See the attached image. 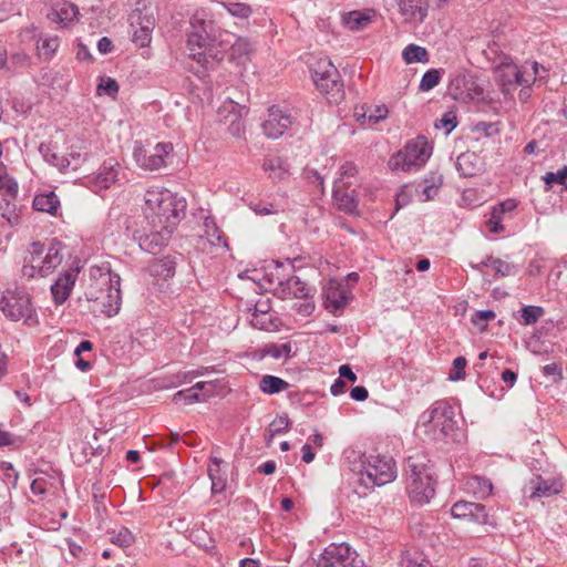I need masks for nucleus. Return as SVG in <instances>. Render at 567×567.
<instances>
[{
	"mask_svg": "<svg viewBox=\"0 0 567 567\" xmlns=\"http://www.w3.org/2000/svg\"><path fill=\"white\" fill-rule=\"evenodd\" d=\"M185 209V199L166 188L152 187L145 192L143 213L150 225H177Z\"/></svg>",
	"mask_w": 567,
	"mask_h": 567,
	"instance_id": "f257e3e1",
	"label": "nucleus"
},
{
	"mask_svg": "<svg viewBox=\"0 0 567 567\" xmlns=\"http://www.w3.org/2000/svg\"><path fill=\"white\" fill-rule=\"evenodd\" d=\"M422 453H415L406 458V489L412 502L426 504L435 494L434 481Z\"/></svg>",
	"mask_w": 567,
	"mask_h": 567,
	"instance_id": "f03ea898",
	"label": "nucleus"
},
{
	"mask_svg": "<svg viewBox=\"0 0 567 567\" xmlns=\"http://www.w3.org/2000/svg\"><path fill=\"white\" fill-rule=\"evenodd\" d=\"M62 260L60 244L51 243L45 246L41 243H32L24 257L22 276L28 279L45 278L61 265Z\"/></svg>",
	"mask_w": 567,
	"mask_h": 567,
	"instance_id": "7ed1b4c3",
	"label": "nucleus"
},
{
	"mask_svg": "<svg viewBox=\"0 0 567 567\" xmlns=\"http://www.w3.org/2000/svg\"><path fill=\"white\" fill-rule=\"evenodd\" d=\"M310 70L315 85L329 102L338 103L343 99V83L339 71L328 58L318 59Z\"/></svg>",
	"mask_w": 567,
	"mask_h": 567,
	"instance_id": "20e7f679",
	"label": "nucleus"
},
{
	"mask_svg": "<svg viewBox=\"0 0 567 567\" xmlns=\"http://www.w3.org/2000/svg\"><path fill=\"white\" fill-rule=\"evenodd\" d=\"M362 470L359 473V482L365 488H374L393 482L396 477V468L393 460L386 456L370 455L362 460Z\"/></svg>",
	"mask_w": 567,
	"mask_h": 567,
	"instance_id": "39448f33",
	"label": "nucleus"
},
{
	"mask_svg": "<svg viewBox=\"0 0 567 567\" xmlns=\"http://www.w3.org/2000/svg\"><path fill=\"white\" fill-rule=\"evenodd\" d=\"M92 278L106 287V295L96 296L95 301L101 305V311L107 317L115 316L121 307V278L117 274L111 271L107 265L95 266L90 270Z\"/></svg>",
	"mask_w": 567,
	"mask_h": 567,
	"instance_id": "423d86ee",
	"label": "nucleus"
},
{
	"mask_svg": "<svg viewBox=\"0 0 567 567\" xmlns=\"http://www.w3.org/2000/svg\"><path fill=\"white\" fill-rule=\"evenodd\" d=\"M538 68L537 62L525 64L522 68L513 62H502L494 71L495 80L502 92L508 94L517 85L528 86L533 83L538 74Z\"/></svg>",
	"mask_w": 567,
	"mask_h": 567,
	"instance_id": "0eeeda50",
	"label": "nucleus"
},
{
	"mask_svg": "<svg viewBox=\"0 0 567 567\" xmlns=\"http://www.w3.org/2000/svg\"><path fill=\"white\" fill-rule=\"evenodd\" d=\"M432 154V146L424 136L410 141L405 147L395 153L389 161L392 169L410 171L423 166Z\"/></svg>",
	"mask_w": 567,
	"mask_h": 567,
	"instance_id": "6e6552de",
	"label": "nucleus"
},
{
	"mask_svg": "<svg viewBox=\"0 0 567 567\" xmlns=\"http://www.w3.org/2000/svg\"><path fill=\"white\" fill-rule=\"evenodd\" d=\"M0 308L13 321L22 320L29 324L34 321L31 300L24 290L8 289L0 300Z\"/></svg>",
	"mask_w": 567,
	"mask_h": 567,
	"instance_id": "1a4fd4ad",
	"label": "nucleus"
},
{
	"mask_svg": "<svg viewBox=\"0 0 567 567\" xmlns=\"http://www.w3.org/2000/svg\"><path fill=\"white\" fill-rule=\"evenodd\" d=\"M363 561L344 543L330 544L321 554L317 567H362Z\"/></svg>",
	"mask_w": 567,
	"mask_h": 567,
	"instance_id": "9d476101",
	"label": "nucleus"
},
{
	"mask_svg": "<svg viewBox=\"0 0 567 567\" xmlns=\"http://www.w3.org/2000/svg\"><path fill=\"white\" fill-rule=\"evenodd\" d=\"M172 151L173 145L171 143H157L152 147H145L141 143H136L133 157L141 168L157 171L165 166V158Z\"/></svg>",
	"mask_w": 567,
	"mask_h": 567,
	"instance_id": "9b49d317",
	"label": "nucleus"
},
{
	"mask_svg": "<svg viewBox=\"0 0 567 567\" xmlns=\"http://www.w3.org/2000/svg\"><path fill=\"white\" fill-rule=\"evenodd\" d=\"M420 421L425 426L432 424L434 429H439L442 434L446 435L453 431L454 409L444 401L435 402L431 409L422 413Z\"/></svg>",
	"mask_w": 567,
	"mask_h": 567,
	"instance_id": "f8f14e48",
	"label": "nucleus"
},
{
	"mask_svg": "<svg viewBox=\"0 0 567 567\" xmlns=\"http://www.w3.org/2000/svg\"><path fill=\"white\" fill-rule=\"evenodd\" d=\"M131 27L133 29V41L138 47L144 48L152 40V31L155 25V19L152 13H143L136 9L130 17Z\"/></svg>",
	"mask_w": 567,
	"mask_h": 567,
	"instance_id": "ddd939ff",
	"label": "nucleus"
},
{
	"mask_svg": "<svg viewBox=\"0 0 567 567\" xmlns=\"http://www.w3.org/2000/svg\"><path fill=\"white\" fill-rule=\"evenodd\" d=\"M152 229L140 238V247L151 254H157L167 245L175 227L177 225H151Z\"/></svg>",
	"mask_w": 567,
	"mask_h": 567,
	"instance_id": "4468645a",
	"label": "nucleus"
},
{
	"mask_svg": "<svg viewBox=\"0 0 567 567\" xmlns=\"http://www.w3.org/2000/svg\"><path fill=\"white\" fill-rule=\"evenodd\" d=\"M80 274L79 266H72L62 271L51 286V293L55 305L64 303L70 297Z\"/></svg>",
	"mask_w": 567,
	"mask_h": 567,
	"instance_id": "2eb2a0df",
	"label": "nucleus"
},
{
	"mask_svg": "<svg viewBox=\"0 0 567 567\" xmlns=\"http://www.w3.org/2000/svg\"><path fill=\"white\" fill-rule=\"evenodd\" d=\"M291 124L292 117L289 112L272 106L269 109L267 120L262 123V130L266 136L270 138H278Z\"/></svg>",
	"mask_w": 567,
	"mask_h": 567,
	"instance_id": "dca6fc26",
	"label": "nucleus"
},
{
	"mask_svg": "<svg viewBox=\"0 0 567 567\" xmlns=\"http://www.w3.org/2000/svg\"><path fill=\"white\" fill-rule=\"evenodd\" d=\"M226 247V240L221 230L210 217L205 218L204 234L197 239V248L205 252H214V249Z\"/></svg>",
	"mask_w": 567,
	"mask_h": 567,
	"instance_id": "f3484780",
	"label": "nucleus"
},
{
	"mask_svg": "<svg viewBox=\"0 0 567 567\" xmlns=\"http://www.w3.org/2000/svg\"><path fill=\"white\" fill-rule=\"evenodd\" d=\"M404 22L422 23L427 17L430 0H395Z\"/></svg>",
	"mask_w": 567,
	"mask_h": 567,
	"instance_id": "a211bd4d",
	"label": "nucleus"
},
{
	"mask_svg": "<svg viewBox=\"0 0 567 567\" xmlns=\"http://www.w3.org/2000/svg\"><path fill=\"white\" fill-rule=\"evenodd\" d=\"M451 514L454 518L470 519L478 524L487 523V513L484 505L466 501L456 502L452 508Z\"/></svg>",
	"mask_w": 567,
	"mask_h": 567,
	"instance_id": "6ab92c4d",
	"label": "nucleus"
},
{
	"mask_svg": "<svg viewBox=\"0 0 567 567\" xmlns=\"http://www.w3.org/2000/svg\"><path fill=\"white\" fill-rule=\"evenodd\" d=\"M226 51V41H220L217 43L212 40V42L203 51L193 53V59L205 69H213L220 61H223Z\"/></svg>",
	"mask_w": 567,
	"mask_h": 567,
	"instance_id": "aec40b11",
	"label": "nucleus"
},
{
	"mask_svg": "<svg viewBox=\"0 0 567 567\" xmlns=\"http://www.w3.org/2000/svg\"><path fill=\"white\" fill-rule=\"evenodd\" d=\"M210 42L212 40L207 37L206 21L194 19L192 21V31H189L187 39L189 56L193 58V53L203 51Z\"/></svg>",
	"mask_w": 567,
	"mask_h": 567,
	"instance_id": "412c9836",
	"label": "nucleus"
},
{
	"mask_svg": "<svg viewBox=\"0 0 567 567\" xmlns=\"http://www.w3.org/2000/svg\"><path fill=\"white\" fill-rule=\"evenodd\" d=\"M120 164L113 159L109 158L106 159L101 168L99 169V173L93 178V189L94 192H99L101 189H106L111 185L115 184L117 181L118 175V168Z\"/></svg>",
	"mask_w": 567,
	"mask_h": 567,
	"instance_id": "4be33fe9",
	"label": "nucleus"
},
{
	"mask_svg": "<svg viewBox=\"0 0 567 567\" xmlns=\"http://www.w3.org/2000/svg\"><path fill=\"white\" fill-rule=\"evenodd\" d=\"M48 18L52 22L59 23L62 28H71L79 21V9L69 2L59 3L48 14Z\"/></svg>",
	"mask_w": 567,
	"mask_h": 567,
	"instance_id": "5701e85b",
	"label": "nucleus"
},
{
	"mask_svg": "<svg viewBox=\"0 0 567 567\" xmlns=\"http://www.w3.org/2000/svg\"><path fill=\"white\" fill-rule=\"evenodd\" d=\"M456 169L462 176L468 177L481 173L484 169V162L475 152H464L456 158Z\"/></svg>",
	"mask_w": 567,
	"mask_h": 567,
	"instance_id": "b1692460",
	"label": "nucleus"
},
{
	"mask_svg": "<svg viewBox=\"0 0 567 567\" xmlns=\"http://www.w3.org/2000/svg\"><path fill=\"white\" fill-rule=\"evenodd\" d=\"M377 18L373 9L354 10L342 17L343 24L351 31H361L370 25Z\"/></svg>",
	"mask_w": 567,
	"mask_h": 567,
	"instance_id": "393cba45",
	"label": "nucleus"
},
{
	"mask_svg": "<svg viewBox=\"0 0 567 567\" xmlns=\"http://www.w3.org/2000/svg\"><path fill=\"white\" fill-rule=\"evenodd\" d=\"M346 183L337 181L333 186V199L337 203L339 209L346 213H353L358 206V199L352 193L346 190Z\"/></svg>",
	"mask_w": 567,
	"mask_h": 567,
	"instance_id": "a878e982",
	"label": "nucleus"
},
{
	"mask_svg": "<svg viewBox=\"0 0 567 567\" xmlns=\"http://www.w3.org/2000/svg\"><path fill=\"white\" fill-rule=\"evenodd\" d=\"M282 298H306L308 288L298 277H290L279 284Z\"/></svg>",
	"mask_w": 567,
	"mask_h": 567,
	"instance_id": "bb28decb",
	"label": "nucleus"
},
{
	"mask_svg": "<svg viewBox=\"0 0 567 567\" xmlns=\"http://www.w3.org/2000/svg\"><path fill=\"white\" fill-rule=\"evenodd\" d=\"M464 488L477 498H485L491 495L493 485L485 477L472 476L466 480Z\"/></svg>",
	"mask_w": 567,
	"mask_h": 567,
	"instance_id": "cd10ccee",
	"label": "nucleus"
},
{
	"mask_svg": "<svg viewBox=\"0 0 567 567\" xmlns=\"http://www.w3.org/2000/svg\"><path fill=\"white\" fill-rule=\"evenodd\" d=\"M254 50V45L246 38H237L234 43L227 45L228 56L230 61L243 63Z\"/></svg>",
	"mask_w": 567,
	"mask_h": 567,
	"instance_id": "c85d7f7f",
	"label": "nucleus"
},
{
	"mask_svg": "<svg viewBox=\"0 0 567 567\" xmlns=\"http://www.w3.org/2000/svg\"><path fill=\"white\" fill-rule=\"evenodd\" d=\"M326 299L334 310L341 309L347 303V293L339 282L330 280L326 288Z\"/></svg>",
	"mask_w": 567,
	"mask_h": 567,
	"instance_id": "c756f323",
	"label": "nucleus"
},
{
	"mask_svg": "<svg viewBox=\"0 0 567 567\" xmlns=\"http://www.w3.org/2000/svg\"><path fill=\"white\" fill-rule=\"evenodd\" d=\"M33 207L39 212L56 215L60 207V200L53 192L39 194L33 199Z\"/></svg>",
	"mask_w": 567,
	"mask_h": 567,
	"instance_id": "7c9ffc66",
	"label": "nucleus"
},
{
	"mask_svg": "<svg viewBox=\"0 0 567 567\" xmlns=\"http://www.w3.org/2000/svg\"><path fill=\"white\" fill-rule=\"evenodd\" d=\"M528 492L530 497L539 498V497H548L550 495L557 494L559 489L554 486V484H549L547 481H544L542 477L533 478L528 485Z\"/></svg>",
	"mask_w": 567,
	"mask_h": 567,
	"instance_id": "2f4dec72",
	"label": "nucleus"
},
{
	"mask_svg": "<svg viewBox=\"0 0 567 567\" xmlns=\"http://www.w3.org/2000/svg\"><path fill=\"white\" fill-rule=\"evenodd\" d=\"M176 264L171 257L156 259L151 265V272L163 279H168L175 274Z\"/></svg>",
	"mask_w": 567,
	"mask_h": 567,
	"instance_id": "473e14b6",
	"label": "nucleus"
},
{
	"mask_svg": "<svg viewBox=\"0 0 567 567\" xmlns=\"http://www.w3.org/2000/svg\"><path fill=\"white\" fill-rule=\"evenodd\" d=\"M402 58L405 63H427L429 62V53L425 48L409 44L402 52Z\"/></svg>",
	"mask_w": 567,
	"mask_h": 567,
	"instance_id": "72a5a7b5",
	"label": "nucleus"
},
{
	"mask_svg": "<svg viewBox=\"0 0 567 567\" xmlns=\"http://www.w3.org/2000/svg\"><path fill=\"white\" fill-rule=\"evenodd\" d=\"M39 152L48 163L54 165L61 172L68 171L70 165L72 164L70 158L58 156V154L52 151L50 145L41 144L39 147Z\"/></svg>",
	"mask_w": 567,
	"mask_h": 567,
	"instance_id": "f704fd0d",
	"label": "nucleus"
},
{
	"mask_svg": "<svg viewBox=\"0 0 567 567\" xmlns=\"http://www.w3.org/2000/svg\"><path fill=\"white\" fill-rule=\"evenodd\" d=\"M237 109L238 104L231 100H228L223 104V106L219 107V113L224 114L225 112H227L233 116L229 131L234 136L239 137L241 135L243 128L240 122L238 121L240 114Z\"/></svg>",
	"mask_w": 567,
	"mask_h": 567,
	"instance_id": "c9c22d12",
	"label": "nucleus"
},
{
	"mask_svg": "<svg viewBox=\"0 0 567 567\" xmlns=\"http://www.w3.org/2000/svg\"><path fill=\"white\" fill-rule=\"evenodd\" d=\"M219 7L226 10L231 17L246 21L252 14V9L244 2H220Z\"/></svg>",
	"mask_w": 567,
	"mask_h": 567,
	"instance_id": "e433bc0d",
	"label": "nucleus"
},
{
	"mask_svg": "<svg viewBox=\"0 0 567 567\" xmlns=\"http://www.w3.org/2000/svg\"><path fill=\"white\" fill-rule=\"evenodd\" d=\"M262 168L269 173V177L272 179H282L288 172L286 163L280 157L266 158Z\"/></svg>",
	"mask_w": 567,
	"mask_h": 567,
	"instance_id": "4c0bfd02",
	"label": "nucleus"
},
{
	"mask_svg": "<svg viewBox=\"0 0 567 567\" xmlns=\"http://www.w3.org/2000/svg\"><path fill=\"white\" fill-rule=\"evenodd\" d=\"M288 386V382L275 375H265L259 383L260 390L267 394L279 393L287 390Z\"/></svg>",
	"mask_w": 567,
	"mask_h": 567,
	"instance_id": "58836bf2",
	"label": "nucleus"
},
{
	"mask_svg": "<svg viewBox=\"0 0 567 567\" xmlns=\"http://www.w3.org/2000/svg\"><path fill=\"white\" fill-rule=\"evenodd\" d=\"M289 430V419L288 416H278L270 424L267 430L266 440L267 443L270 444L272 439L280 433L287 432Z\"/></svg>",
	"mask_w": 567,
	"mask_h": 567,
	"instance_id": "ea45409f",
	"label": "nucleus"
},
{
	"mask_svg": "<svg viewBox=\"0 0 567 567\" xmlns=\"http://www.w3.org/2000/svg\"><path fill=\"white\" fill-rule=\"evenodd\" d=\"M110 540L120 547H128L134 543V535L128 528L121 527L110 533Z\"/></svg>",
	"mask_w": 567,
	"mask_h": 567,
	"instance_id": "a19ab883",
	"label": "nucleus"
},
{
	"mask_svg": "<svg viewBox=\"0 0 567 567\" xmlns=\"http://www.w3.org/2000/svg\"><path fill=\"white\" fill-rule=\"evenodd\" d=\"M182 401L185 404L203 402V396H199L198 390L193 385L192 388L181 390L173 395V402L179 403Z\"/></svg>",
	"mask_w": 567,
	"mask_h": 567,
	"instance_id": "79ce46f5",
	"label": "nucleus"
},
{
	"mask_svg": "<svg viewBox=\"0 0 567 567\" xmlns=\"http://www.w3.org/2000/svg\"><path fill=\"white\" fill-rule=\"evenodd\" d=\"M59 38L58 37H45L41 38L38 42V50L41 56L49 59L53 55V53L59 48Z\"/></svg>",
	"mask_w": 567,
	"mask_h": 567,
	"instance_id": "37998d69",
	"label": "nucleus"
},
{
	"mask_svg": "<svg viewBox=\"0 0 567 567\" xmlns=\"http://www.w3.org/2000/svg\"><path fill=\"white\" fill-rule=\"evenodd\" d=\"M545 313L544 308L538 306H525L522 309V323L530 326L536 323Z\"/></svg>",
	"mask_w": 567,
	"mask_h": 567,
	"instance_id": "c03bdc74",
	"label": "nucleus"
},
{
	"mask_svg": "<svg viewBox=\"0 0 567 567\" xmlns=\"http://www.w3.org/2000/svg\"><path fill=\"white\" fill-rule=\"evenodd\" d=\"M84 150H85V146L82 143L79 145L71 146V150L66 156L72 162V164L70 165L69 168H71L72 171H76L81 166V164L84 161H86L87 153L84 152Z\"/></svg>",
	"mask_w": 567,
	"mask_h": 567,
	"instance_id": "a18cd8bd",
	"label": "nucleus"
},
{
	"mask_svg": "<svg viewBox=\"0 0 567 567\" xmlns=\"http://www.w3.org/2000/svg\"><path fill=\"white\" fill-rule=\"evenodd\" d=\"M489 264L495 275L498 277L513 276L516 272V267L503 259L493 257V260H489Z\"/></svg>",
	"mask_w": 567,
	"mask_h": 567,
	"instance_id": "49530a36",
	"label": "nucleus"
},
{
	"mask_svg": "<svg viewBox=\"0 0 567 567\" xmlns=\"http://www.w3.org/2000/svg\"><path fill=\"white\" fill-rule=\"evenodd\" d=\"M401 567H432L431 564L419 553H406L400 561Z\"/></svg>",
	"mask_w": 567,
	"mask_h": 567,
	"instance_id": "de8ad7c7",
	"label": "nucleus"
},
{
	"mask_svg": "<svg viewBox=\"0 0 567 567\" xmlns=\"http://www.w3.org/2000/svg\"><path fill=\"white\" fill-rule=\"evenodd\" d=\"M441 80V71L437 69H431L425 72L420 82L421 91H430L434 89Z\"/></svg>",
	"mask_w": 567,
	"mask_h": 567,
	"instance_id": "09e8293b",
	"label": "nucleus"
},
{
	"mask_svg": "<svg viewBox=\"0 0 567 567\" xmlns=\"http://www.w3.org/2000/svg\"><path fill=\"white\" fill-rule=\"evenodd\" d=\"M388 113L389 111L385 105H378L373 110H371L369 114H367L365 112L362 114L357 112L355 115L358 116V120H360L361 117L368 118L369 123L377 124L378 122L386 118Z\"/></svg>",
	"mask_w": 567,
	"mask_h": 567,
	"instance_id": "8fccbe9b",
	"label": "nucleus"
},
{
	"mask_svg": "<svg viewBox=\"0 0 567 567\" xmlns=\"http://www.w3.org/2000/svg\"><path fill=\"white\" fill-rule=\"evenodd\" d=\"M543 181L547 186V190L551 188L553 184L563 185L567 183V166L558 169L557 172H548L543 176Z\"/></svg>",
	"mask_w": 567,
	"mask_h": 567,
	"instance_id": "3c124183",
	"label": "nucleus"
},
{
	"mask_svg": "<svg viewBox=\"0 0 567 567\" xmlns=\"http://www.w3.org/2000/svg\"><path fill=\"white\" fill-rule=\"evenodd\" d=\"M217 388H218V382L217 381L197 382L195 384V389L198 390L199 396H203V402H205L209 398L215 396L216 394H218Z\"/></svg>",
	"mask_w": 567,
	"mask_h": 567,
	"instance_id": "603ef678",
	"label": "nucleus"
},
{
	"mask_svg": "<svg viewBox=\"0 0 567 567\" xmlns=\"http://www.w3.org/2000/svg\"><path fill=\"white\" fill-rule=\"evenodd\" d=\"M495 318V313L492 311V310H481V311H476L473 316H472V323L474 326H476L480 330H484L487 322L489 320H493Z\"/></svg>",
	"mask_w": 567,
	"mask_h": 567,
	"instance_id": "864d4df0",
	"label": "nucleus"
},
{
	"mask_svg": "<svg viewBox=\"0 0 567 567\" xmlns=\"http://www.w3.org/2000/svg\"><path fill=\"white\" fill-rule=\"evenodd\" d=\"M466 359L464 357H457L453 361V368L450 371V379L462 380L465 377Z\"/></svg>",
	"mask_w": 567,
	"mask_h": 567,
	"instance_id": "5fc2aeb1",
	"label": "nucleus"
},
{
	"mask_svg": "<svg viewBox=\"0 0 567 567\" xmlns=\"http://www.w3.org/2000/svg\"><path fill=\"white\" fill-rule=\"evenodd\" d=\"M0 190H3L7 195L14 197L18 194V184L8 175L0 176Z\"/></svg>",
	"mask_w": 567,
	"mask_h": 567,
	"instance_id": "6e6d98bb",
	"label": "nucleus"
},
{
	"mask_svg": "<svg viewBox=\"0 0 567 567\" xmlns=\"http://www.w3.org/2000/svg\"><path fill=\"white\" fill-rule=\"evenodd\" d=\"M291 351L290 343L284 344H271L266 349V354L270 355L274 359H280L282 355H289Z\"/></svg>",
	"mask_w": 567,
	"mask_h": 567,
	"instance_id": "4d7b16f0",
	"label": "nucleus"
},
{
	"mask_svg": "<svg viewBox=\"0 0 567 567\" xmlns=\"http://www.w3.org/2000/svg\"><path fill=\"white\" fill-rule=\"evenodd\" d=\"M118 85L115 80L107 78L103 79L102 82L97 86L99 94H107L110 96H113L117 93Z\"/></svg>",
	"mask_w": 567,
	"mask_h": 567,
	"instance_id": "13d9d810",
	"label": "nucleus"
},
{
	"mask_svg": "<svg viewBox=\"0 0 567 567\" xmlns=\"http://www.w3.org/2000/svg\"><path fill=\"white\" fill-rule=\"evenodd\" d=\"M502 219H503V216L499 214H496V212L492 209L491 216H489L488 220L486 221L488 230L493 234L503 233L504 226L502 225Z\"/></svg>",
	"mask_w": 567,
	"mask_h": 567,
	"instance_id": "bf43d9fd",
	"label": "nucleus"
},
{
	"mask_svg": "<svg viewBox=\"0 0 567 567\" xmlns=\"http://www.w3.org/2000/svg\"><path fill=\"white\" fill-rule=\"evenodd\" d=\"M441 184H442V177L433 176L431 184L425 185L422 190V194L424 195V199L429 200V199L433 198V196L436 194V190Z\"/></svg>",
	"mask_w": 567,
	"mask_h": 567,
	"instance_id": "052dcab7",
	"label": "nucleus"
},
{
	"mask_svg": "<svg viewBox=\"0 0 567 567\" xmlns=\"http://www.w3.org/2000/svg\"><path fill=\"white\" fill-rule=\"evenodd\" d=\"M221 463L223 461L220 458L212 457L210 464L208 465V476L210 481L225 475V473L220 468Z\"/></svg>",
	"mask_w": 567,
	"mask_h": 567,
	"instance_id": "680f3d73",
	"label": "nucleus"
},
{
	"mask_svg": "<svg viewBox=\"0 0 567 567\" xmlns=\"http://www.w3.org/2000/svg\"><path fill=\"white\" fill-rule=\"evenodd\" d=\"M48 481L44 477L34 478L31 483V492L34 495H44L47 492Z\"/></svg>",
	"mask_w": 567,
	"mask_h": 567,
	"instance_id": "e2e57ef3",
	"label": "nucleus"
},
{
	"mask_svg": "<svg viewBox=\"0 0 567 567\" xmlns=\"http://www.w3.org/2000/svg\"><path fill=\"white\" fill-rule=\"evenodd\" d=\"M441 126L446 128V134H449L456 126V116L452 112H447L443 115L440 121Z\"/></svg>",
	"mask_w": 567,
	"mask_h": 567,
	"instance_id": "0e129e2a",
	"label": "nucleus"
},
{
	"mask_svg": "<svg viewBox=\"0 0 567 567\" xmlns=\"http://www.w3.org/2000/svg\"><path fill=\"white\" fill-rule=\"evenodd\" d=\"M251 209L258 215L276 214L278 209L272 204H251Z\"/></svg>",
	"mask_w": 567,
	"mask_h": 567,
	"instance_id": "69168bd1",
	"label": "nucleus"
},
{
	"mask_svg": "<svg viewBox=\"0 0 567 567\" xmlns=\"http://www.w3.org/2000/svg\"><path fill=\"white\" fill-rule=\"evenodd\" d=\"M517 204L514 199H507L497 206L493 207V210L496 212V214H499L503 216L505 213L513 212L516 208Z\"/></svg>",
	"mask_w": 567,
	"mask_h": 567,
	"instance_id": "338daca9",
	"label": "nucleus"
},
{
	"mask_svg": "<svg viewBox=\"0 0 567 567\" xmlns=\"http://www.w3.org/2000/svg\"><path fill=\"white\" fill-rule=\"evenodd\" d=\"M543 373L547 377H555L557 380L563 378L561 368L556 363L546 364L543 368Z\"/></svg>",
	"mask_w": 567,
	"mask_h": 567,
	"instance_id": "774afa93",
	"label": "nucleus"
}]
</instances>
